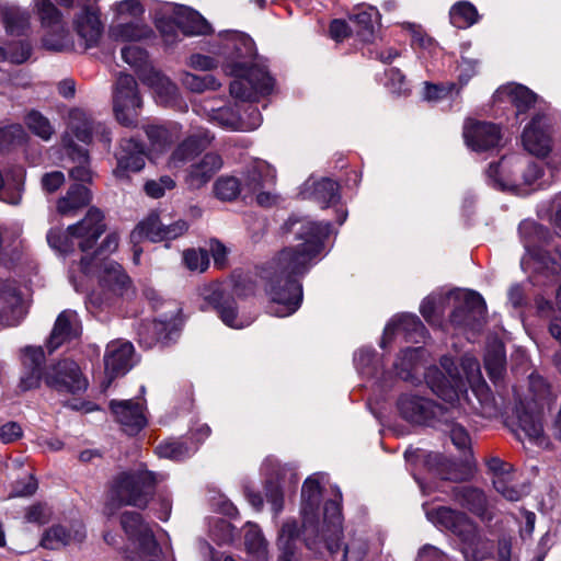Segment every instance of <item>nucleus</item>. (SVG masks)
<instances>
[{
	"label": "nucleus",
	"instance_id": "ea45409f",
	"mask_svg": "<svg viewBox=\"0 0 561 561\" xmlns=\"http://www.w3.org/2000/svg\"><path fill=\"white\" fill-rule=\"evenodd\" d=\"M178 26L186 36L206 35L211 31L209 23L198 12L191 10L178 15Z\"/></svg>",
	"mask_w": 561,
	"mask_h": 561
},
{
	"label": "nucleus",
	"instance_id": "20e7f679",
	"mask_svg": "<svg viewBox=\"0 0 561 561\" xmlns=\"http://www.w3.org/2000/svg\"><path fill=\"white\" fill-rule=\"evenodd\" d=\"M104 231V215L100 209L92 207L82 220L69 226L65 232L50 230L47 233V241L51 248L61 253L71 252L75 242L82 252H88Z\"/></svg>",
	"mask_w": 561,
	"mask_h": 561
},
{
	"label": "nucleus",
	"instance_id": "c03bdc74",
	"mask_svg": "<svg viewBox=\"0 0 561 561\" xmlns=\"http://www.w3.org/2000/svg\"><path fill=\"white\" fill-rule=\"evenodd\" d=\"M122 58L135 69L140 81L144 73H150L154 69L148 61L147 51L139 46L128 45L122 48Z\"/></svg>",
	"mask_w": 561,
	"mask_h": 561
},
{
	"label": "nucleus",
	"instance_id": "e433bc0d",
	"mask_svg": "<svg viewBox=\"0 0 561 561\" xmlns=\"http://www.w3.org/2000/svg\"><path fill=\"white\" fill-rule=\"evenodd\" d=\"M2 22L11 35H22L30 26V13L13 4H5L1 9Z\"/></svg>",
	"mask_w": 561,
	"mask_h": 561
},
{
	"label": "nucleus",
	"instance_id": "412c9836",
	"mask_svg": "<svg viewBox=\"0 0 561 561\" xmlns=\"http://www.w3.org/2000/svg\"><path fill=\"white\" fill-rule=\"evenodd\" d=\"M81 333L78 314L72 310L61 311L53 327L49 337L46 341V348L51 354L61 345L79 337Z\"/></svg>",
	"mask_w": 561,
	"mask_h": 561
},
{
	"label": "nucleus",
	"instance_id": "f03ea898",
	"mask_svg": "<svg viewBox=\"0 0 561 561\" xmlns=\"http://www.w3.org/2000/svg\"><path fill=\"white\" fill-rule=\"evenodd\" d=\"M330 228L329 222L302 221L295 230L301 243L285 248L261 267L259 277L268 299L270 313L288 317L299 309L302 286L297 276L306 274L321 253Z\"/></svg>",
	"mask_w": 561,
	"mask_h": 561
},
{
	"label": "nucleus",
	"instance_id": "bf43d9fd",
	"mask_svg": "<svg viewBox=\"0 0 561 561\" xmlns=\"http://www.w3.org/2000/svg\"><path fill=\"white\" fill-rule=\"evenodd\" d=\"M183 262L190 271L203 273L209 265L208 253L204 249H187L183 252Z\"/></svg>",
	"mask_w": 561,
	"mask_h": 561
},
{
	"label": "nucleus",
	"instance_id": "a878e982",
	"mask_svg": "<svg viewBox=\"0 0 561 561\" xmlns=\"http://www.w3.org/2000/svg\"><path fill=\"white\" fill-rule=\"evenodd\" d=\"M24 316L21 293L13 283L0 284V323L14 327Z\"/></svg>",
	"mask_w": 561,
	"mask_h": 561
},
{
	"label": "nucleus",
	"instance_id": "4be33fe9",
	"mask_svg": "<svg viewBox=\"0 0 561 561\" xmlns=\"http://www.w3.org/2000/svg\"><path fill=\"white\" fill-rule=\"evenodd\" d=\"M222 159L218 153L207 152L199 160L193 162L186 170L185 184L190 190L204 187L222 168Z\"/></svg>",
	"mask_w": 561,
	"mask_h": 561
},
{
	"label": "nucleus",
	"instance_id": "37998d69",
	"mask_svg": "<svg viewBox=\"0 0 561 561\" xmlns=\"http://www.w3.org/2000/svg\"><path fill=\"white\" fill-rule=\"evenodd\" d=\"M450 23L460 30L472 26L479 20L477 8L468 1L455 3L449 12Z\"/></svg>",
	"mask_w": 561,
	"mask_h": 561
},
{
	"label": "nucleus",
	"instance_id": "0e129e2a",
	"mask_svg": "<svg viewBox=\"0 0 561 561\" xmlns=\"http://www.w3.org/2000/svg\"><path fill=\"white\" fill-rule=\"evenodd\" d=\"M145 131L151 146L157 150L164 149L171 141L170 134L163 126L149 125Z\"/></svg>",
	"mask_w": 561,
	"mask_h": 561
},
{
	"label": "nucleus",
	"instance_id": "de8ad7c7",
	"mask_svg": "<svg viewBox=\"0 0 561 561\" xmlns=\"http://www.w3.org/2000/svg\"><path fill=\"white\" fill-rule=\"evenodd\" d=\"M162 219L157 214H150L146 219L140 221L131 232L134 240L146 238L150 241H161Z\"/></svg>",
	"mask_w": 561,
	"mask_h": 561
},
{
	"label": "nucleus",
	"instance_id": "680f3d73",
	"mask_svg": "<svg viewBox=\"0 0 561 561\" xmlns=\"http://www.w3.org/2000/svg\"><path fill=\"white\" fill-rule=\"evenodd\" d=\"M157 328H160L159 324H154L152 321L140 323L138 328L139 344L146 348H151L161 343V335H159Z\"/></svg>",
	"mask_w": 561,
	"mask_h": 561
},
{
	"label": "nucleus",
	"instance_id": "13d9d810",
	"mask_svg": "<svg viewBox=\"0 0 561 561\" xmlns=\"http://www.w3.org/2000/svg\"><path fill=\"white\" fill-rule=\"evenodd\" d=\"M25 124L33 134L44 140H48L54 133V128L49 121L37 111H31L27 113Z\"/></svg>",
	"mask_w": 561,
	"mask_h": 561
},
{
	"label": "nucleus",
	"instance_id": "7ed1b4c3",
	"mask_svg": "<svg viewBox=\"0 0 561 561\" xmlns=\"http://www.w3.org/2000/svg\"><path fill=\"white\" fill-rule=\"evenodd\" d=\"M167 478L165 473L148 470L144 465L116 473L107 484L104 514L112 517L124 506L145 510Z\"/></svg>",
	"mask_w": 561,
	"mask_h": 561
},
{
	"label": "nucleus",
	"instance_id": "423d86ee",
	"mask_svg": "<svg viewBox=\"0 0 561 561\" xmlns=\"http://www.w3.org/2000/svg\"><path fill=\"white\" fill-rule=\"evenodd\" d=\"M142 101L131 75L121 73L113 91V111L116 121L126 127L136 126Z\"/></svg>",
	"mask_w": 561,
	"mask_h": 561
},
{
	"label": "nucleus",
	"instance_id": "4d7b16f0",
	"mask_svg": "<svg viewBox=\"0 0 561 561\" xmlns=\"http://www.w3.org/2000/svg\"><path fill=\"white\" fill-rule=\"evenodd\" d=\"M42 25L50 28H59L61 13L50 0H34Z\"/></svg>",
	"mask_w": 561,
	"mask_h": 561
},
{
	"label": "nucleus",
	"instance_id": "e2e57ef3",
	"mask_svg": "<svg viewBox=\"0 0 561 561\" xmlns=\"http://www.w3.org/2000/svg\"><path fill=\"white\" fill-rule=\"evenodd\" d=\"M368 545L363 538H352L344 547L343 561H363Z\"/></svg>",
	"mask_w": 561,
	"mask_h": 561
},
{
	"label": "nucleus",
	"instance_id": "5fc2aeb1",
	"mask_svg": "<svg viewBox=\"0 0 561 561\" xmlns=\"http://www.w3.org/2000/svg\"><path fill=\"white\" fill-rule=\"evenodd\" d=\"M484 367L492 381L502 379L505 369L504 351L501 347L489 350L484 356Z\"/></svg>",
	"mask_w": 561,
	"mask_h": 561
},
{
	"label": "nucleus",
	"instance_id": "864d4df0",
	"mask_svg": "<svg viewBox=\"0 0 561 561\" xmlns=\"http://www.w3.org/2000/svg\"><path fill=\"white\" fill-rule=\"evenodd\" d=\"M182 83L191 91L202 93L206 90H216L220 87L217 79L210 73L194 75L185 72L182 76Z\"/></svg>",
	"mask_w": 561,
	"mask_h": 561
},
{
	"label": "nucleus",
	"instance_id": "9b49d317",
	"mask_svg": "<svg viewBox=\"0 0 561 561\" xmlns=\"http://www.w3.org/2000/svg\"><path fill=\"white\" fill-rule=\"evenodd\" d=\"M485 310L483 298L478 293H468L463 304L453 311L450 322L454 327L474 335L483 327Z\"/></svg>",
	"mask_w": 561,
	"mask_h": 561
},
{
	"label": "nucleus",
	"instance_id": "1a4fd4ad",
	"mask_svg": "<svg viewBox=\"0 0 561 561\" xmlns=\"http://www.w3.org/2000/svg\"><path fill=\"white\" fill-rule=\"evenodd\" d=\"M262 472L265 474L266 481V500L272 505L275 515H278L284 507V494L280 482L288 479L289 483L295 485L298 477L295 469L288 465H282L278 459L267 457L262 463Z\"/></svg>",
	"mask_w": 561,
	"mask_h": 561
},
{
	"label": "nucleus",
	"instance_id": "393cba45",
	"mask_svg": "<svg viewBox=\"0 0 561 561\" xmlns=\"http://www.w3.org/2000/svg\"><path fill=\"white\" fill-rule=\"evenodd\" d=\"M145 146L135 138L121 141L116 153L117 167L114 171L117 178H124L126 172H138L145 165Z\"/></svg>",
	"mask_w": 561,
	"mask_h": 561
},
{
	"label": "nucleus",
	"instance_id": "6ab92c4d",
	"mask_svg": "<svg viewBox=\"0 0 561 561\" xmlns=\"http://www.w3.org/2000/svg\"><path fill=\"white\" fill-rule=\"evenodd\" d=\"M426 516L436 527L448 530L458 538L468 535L474 524L466 513L448 506L427 510Z\"/></svg>",
	"mask_w": 561,
	"mask_h": 561
},
{
	"label": "nucleus",
	"instance_id": "a211bd4d",
	"mask_svg": "<svg viewBox=\"0 0 561 561\" xmlns=\"http://www.w3.org/2000/svg\"><path fill=\"white\" fill-rule=\"evenodd\" d=\"M215 136L206 128L197 127L178 145L170 157V164L179 168L194 160L202 151L207 149L213 142Z\"/></svg>",
	"mask_w": 561,
	"mask_h": 561
},
{
	"label": "nucleus",
	"instance_id": "09e8293b",
	"mask_svg": "<svg viewBox=\"0 0 561 561\" xmlns=\"http://www.w3.org/2000/svg\"><path fill=\"white\" fill-rule=\"evenodd\" d=\"M113 36L123 42H135L148 38L151 28L138 22L123 23L113 27Z\"/></svg>",
	"mask_w": 561,
	"mask_h": 561
},
{
	"label": "nucleus",
	"instance_id": "2f4dec72",
	"mask_svg": "<svg viewBox=\"0 0 561 561\" xmlns=\"http://www.w3.org/2000/svg\"><path fill=\"white\" fill-rule=\"evenodd\" d=\"M100 283L115 295H123L128 288L130 279L122 266L114 261L102 262Z\"/></svg>",
	"mask_w": 561,
	"mask_h": 561
},
{
	"label": "nucleus",
	"instance_id": "0eeeda50",
	"mask_svg": "<svg viewBox=\"0 0 561 561\" xmlns=\"http://www.w3.org/2000/svg\"><path fill=\"white\" fill-rule=\"evenodd\" d=\"M341 497L339 493L337 499L329 500L324 504V522L321 531L313 519L314 531L309 533L311 538L310 550H317L318 545L323 542L328 551L333 556L340 550V537L342 534V512H341Z\"/></svg>",
	"mask_w": 561,
	"mask_h": 561
},
{
	"label": "nucleus",
	"instance_id": "c85d7f7f",
	"mask_svg": "<svg viewBox=\"0 0 561 561\" xmlns=\"http://www.w3.org/2000/svg\"><path fill=\"white\" fill-rule=\"evenodd\" d=\"M85 538V529L81 523H76L70 529L57 525L45 531L41 546L45 549L56 550L70 543H80Z\"/></svg>",
	"mask_w": 561,
	"mask_h": 561
},
{
	"label": "nucleus",
	"instance_id": "6e6552de",
	"mask_svg": "<svg viewBox=\"0 0 561 561\" xmlns=\"http://www.w3.org/2000/svg\"><path fill=\"white\" fill-rule=\"evenodd\" d=\"M45 383L61 393L76 394L88 388L80 367L70 359L59 360L45 369Z\"/></svg>",
	"mask_w": 561,
	"mask_h": 561
},
{
	"label": "nucleus",
	"instance_id": "bb28decb",
	"mask_svg": "<svg viewBox=\"0 0 561 561\" xmlns=\"http://www.w3.org/2000/svg\"><path fill=\"white\" fill-rule=\"evenodd\" d=\"M204 298L205 301L217 311L219 318L228 327L240 329L248 324V322H243L239 319L233 297L225 294L219 286L206 289Z\"/></svg>",
	"mask_w": 561,
	"mask_h": 561
},
{
	"label": "nucleus",
	"instance_id": "a19ab883",
	"mask_svg": "<svg viewBox=\"0 0 561 561\" xmlns=\"http://www.w3.org/2000/svg\"><path fill=\"white\" fill-rule=\"evenodd\" d=\"M500 94L507 96L508 101L516 107V114L526 113L536 102V95L526 87L512 84L499 90Z\"/></svg>",
	"mask_w": 561,
	"mask_h": 561
},
{
	"label": "nucleus",
	"instance_id": "b1692460",
	"mask_svg": "<svg viewBox=\"0 0 561 561\" xmlns=\"http://www.w3.org/2000/svg\"><path fill=\"white\" fill-rule=\"evenodd\" d=\"M321 486L317 479L308 478L301 490L302 497V535L308 548H311L309 533L314 531L313 517L320 503Z\"/></svg>",
	"mask_w": 561,
	"mask_h": 561
},
{
	"label": "nucleus",
	"instance_id": "58836bf2",
	"mask_svg": "<svg viewBox=\"0 0 561 561\" xmlns=\"http://www.w3.org/2000/svg\"><path fill=\"white\" fill-rule=\"evenodd\" d=\"M93 122L85 112L75 108L69 113L68 131L79 141L89 144L94 130Z\"/></svg>",
	"mask_w": 561,
	"mask_h": 561
},
{
	"label": "nucleus",
	"instance_id": "774afa93",
	"mask_svg": "<svg viewBox=\"0 0 561 561\" xmlns=\"http://www.w3.org/2000/svg\"><path fill=\"white\" fill-rule=\"evenodd\" d=\"M403 27L408 30L411 35L412 47L427 48L432 45V37L426 34L421 25L404 23Z\"/></svg>",
	"mask_w": 561,
	"mask_h": 561
},
{
	"label": "nucleus",
	"instance_id": "dca6fc26",
	"mask_svg": "<svg viewBox=\"0 0 561 561\" xmlns=\"http://www.w3.org/2000/svg\"><path fill=\"white\" fill-rule=\"evenodd\" d=\"M72 26L78 37L83 41L84 49L96 46L104 30L99 8L96 5L82 7L76 13Z\"/></svg>",
	"mask_w": 561,
	"mask_h": 561
},
{
	"label": "nucleus",
	"instance_id": "f3484780",
	"mask_svg": "<svg viewBox=\"0 0 561 561\" xmlns=\"http://www.w3.org/2000/svg\"><path fill=\"white\" fill-rule=\"evenodd\" d=\"M525 149L537 157H546L551 150V124L546 115H537L523 133Z\"/></svg>",
	"mask_w": 561,
	"mask_h": 561
},
{
	"label": "nucleus",
	"instance_id": "3c124183",
	"mask_svg": "<svg viewBox=\"0 0 561 561\" xmlns=\"http://www.w3.org/2000/svg\"><path fill=\"white\" fill-rule=\"evenodd\" d=\"M213 191L218 199L230 202L236 199L243 188L237 178L225 175L216 180Z\"/></svg>",
	"mask_w": 561,
	"mask_h": 561
},
{
	"label": "nucleus",
	"instance_id": "7c9ffc66",
	"mask_svg": "<svg viewBox=\"0 0 561 561\" xmlns=\"http://www.w3.org/2000/svg\"><path fill=\"white\" fill-rule=\"evenodd\" d=\"M462 543L461 551L467 561H482L492 556L493 543L488 538L481 536L476 524L468 535L459 538Z\"/></svg>",
	"mask_w": 561,
	"mask_h": 561
},
{
	"label": "nucleus",
	"instance_id": "f8f14e48",
	"mask_svg": "<svg viewBox=\"0 0 561 561\" xmlns=\"http://www.w3.org/2000/svg\"><path fill=\"white\" fill-rule=\"evenodd\" d=\"M45 360L42 346H25L21 350L22 375L18 385L21 392L37 389L42 379L45 381Z\"/></svg>",
	"mask_w": 561,
	"mask_h": 561
},
{
	"label": "nucleus",
	"instance_id": "69168bd1",
	"mask_svg": "<svg viewBox=\"0 0 561 561\" xmlns=\"http://www.w3.org/2000/svg\"><path fill=\"white\" fill-rule=\"evenodd\" d=\"M386 77V87L392 92L397 94H402L408 91V83L405 81L404 75L398 68H389L385 72Z\"/></svg>",
	"mask_w": 561,
	"mask_h": 561
},
{
	"label": "nucleus",
	"instance_id": "72a5a7b5",
	"mask_svg": "<svg viewBox=\"0 0 561 561\" xmlns=\"http://www.w3.org/2000/svg\"><path fill=\"white\" fill-rule=\"evenodd\" d=\"M141 82L153 89L159 102L164 105H170L178 99L176 85L156 69L150 73H144Z\"/></svg>",
	"mask_w": 561,
	"mask_h": 561
},
{
	"label": "nucleus",
	"instance_id": "473e14b6",
	"mask_svg": "<svg viewBox=\"0 0 561 561\" xmlns=\"http://www.w3.org/2000/svg\"><path fill=\"white\" fill-rule=\"evenodd\" d=\"M275 171L265 162H259L248 170L242 185L245 194H254L275 183Z\"/></svg>",
	"mask_w": 561,
	"mask_h": 561
},
{
	"label": "nucleus",
	"instance_id": "052dcab7",
	"mask_svg": "<svg viewBox=\"0 0 561 561\" xmlns=\"http://www.w3.org/2000/svg\"><path fill=\"white\" fill-rule=\"evenodd\" d=\"M351 20L357 25V35L363 42H370L374 37L373 13L362 10L351 16Z\"/></svg>",
	"mask_w": 561,
	"mask_h": 561
},
{
	"label": "nucleus",
	"instance_id": "c756f323",
	"mask_svg": "<svg viewBox=\"0 0 561 561\" xmlns=\"http://www.w3.org/2000/svg\"><path fill=\"white\" fill-rule=\"evenodd\" d=\"M62 145L70 160L73 163H77V165L69 170L70 178L79 182H90L92 179V172L89 167L88 151L77 146L68 133L62 137Z\"/></svg>",
	"mask_w": 561,
	"mask_h": 561
},
{
	"label": "nucleus",
	"instance_id": "f704fd0d",
	"mask_svg": "<svg viewBox=\"0 0 561 561\" xmlns=\"http://www.w3.org/2000/svg\"><path fill=\"white\" fill-rule=\"evenodd\" d=\"M90 191L80 184L69 187L66 195L57 201V211L62 216L73 215L89 204Z\"/></svg>",
	"mask_w": 561,
	"mask_h": 561
},
{
	"label": "nucleus",
	"instance_id": "5701e85b",
	"mask_svg": "<svg viewBox=\"0 0 561 561\" xmlns=\"http://www.w3.org/2000/svg\"><path fill=\"white\" fill-rule=\"evenodd\" d=\"M110 408L116 421L128 435H136L147 424L144 407L133 400L111 401Z\"/></svg>",
	"mask_w": 561,
	"mask_h": 561
},
{
	"label": "nucleus",
	"instance_id": "aec40b11",
	"mask_svg": "<svg viewBox=\"0 0 561 561\" xmlns=\"http://www.w3.org/2000/svg\"><path fill=\"white\" fill-rule=\"evenodd\" d=\"M134 345L127 341H112L107 344L104 354L105 374L108 382L118 376L125 375L133 366Z\"/></svg>",
	"mask_w": 561,
	"mask_h": 561
},
{
	"label": "nucleus",
	"instance_id": "cd10ccee",
	"mask_svg": "<svg viewBox=\"0 0 561 561\" xmlns=\"http://www.w3.org/2000/svg\"><path fill=\"white\" fill-rule=\"evenodd\" d=\"M451 497L456 503L467 508L482 520L492 519V515L489 512L488 499L480 489L469 485L455 486L451 491Z\"/></svg>",
	"mask_w": 561,
	"mask_h": 561
},
{
	"label": "nucleus",
	"instance_id": "c9c22d12",
	"mask_svg": "<svg viewBox=\"0 0 561 561\" xmlns=\"http://www.w3.org/2000/svg\"><path fill=\"white\" fill-rule=\"evenodd\" d=\"M171 308L168 313L161 314L159 318L152 320L154 324H159L160 328H157L159 335H161V344H168L173 341L175 336H178L180 328H181V308L175 302L167 304Z\"/></svg>",
	"mask_w": 561,
	"mask_h": 561
},
{
	"label": "nucleus",
	"instance_id": "39448f33",
	"mask_svg": "<svg viewBox=\"0 0 561 561\" xmlns=\"http://www.w3.org/2000/svg\"><path fill=\"white\" fill-rule=\"evenodd\" d=\"M225 72L234 78L230 94L241 101H257L274 89V79L264 66L237 60L227 64Z\"/></svg>",
	"mask_w": 561,
	"mask_h": 561
},
{
	"label": "nucleus",
	"instance_id": "9d476101",
	"mask_svg": "<svg viewBox=\"0 0 561 561\" xmlns=\"http://www.w3.org/2000/svg\"><path fill=\"white\" fill-rule=\"evenodd\" d=\"M119 520L127 538L138 546L140 553L152 557L158 556L161 548L154 538L151 527L144 520L140 513L126 511L122 513Z\"/></svg>",
	"mask_w": 561,
	"mask_h": 561
},
{
	"label": "nucleus",
	"instance_id": "4468645a",
	"mask_svg": "<svg viewBox=\"0 0 561 561\" xmlns=\"http://www.w3.org/2000/svg\"><path fill=\"white\" fill-rule=\"evenodd\" d=\"M517 427L514 434L518 440L527 438L530 443L548 448L550 440L543 432L542 417L540 412H534L520 403L517 409Z\"/></svg>",
	"mask_w": 561,
	"mask_h": 561
},
{
	"label": "nucleus",
	"instance_id": "f257e3e1",
	"mask_svg": "<svg viewBox=\"0 0 561 561\" xmlns=\"http://www.w3.org/2000/svg\"><path fill=\"white\" fill-rule=\"evenodd\" d=\"M450 360L443 358L442 366L446 368L447 376L437 368H430L425 380L433 393L440 398L445 405L431 399L411 393H404L398 399L400 415L408 422L419 425L435 426L449 423L451 419L467 412L465 403L474 412L484 417L496 414L495 399L480 371V364L474 358H465L462 368L467 374V381L458 374H454L447 365Z\"/></svg>",
	"mask_w": 561,
	"mask_h": 561
},
{
	"label": "nucleus",
	"instance_id": "338daca9",
	"mask_svg": "<svg viewBox=\"0 0 561 561\" xmlns=\"http://www.w3.org/2000/svg\"><path fill=\"white\" fill-rule=\"evenodd\" d=\"M157 28L160 31L168 45L174 44L179 37L178 16L175 19L162 18L157 21Z\"/></svg>",
	"mask_w": 561,
	"mask_h": 561
},
{
	"label": "nucleus",
	"instance_id": "4c0bfd02",
	"mask_svg": "<svg viewBox=\"0 0 561 561\" xmlns=\"http://www.w3.org/2000/svg\"><path fill=\"white\" fill-rule=\"evenodd\" d=\"M306 186L311 190V195L321 207H328L334 205L339 198V184L328 178H323L319 181L307 182Z\"/></svg>",
	"mask_w": 561,
	"mask_h": 561
},
{
	"label": "nucleus",
	"instance_id": "2eb2a0df",
	"mask_svg": "<svg viewBox=\"0 0 561 561\" xmlns=\"http://www.w3.org/2000/svg\"><path fill=\"white\" fill-rule=\"evenodd\" d=\"M486 465L489 470L493 473V485L503 497L508 501H519L527 494V488L520 486L514 481L513 465L497 457L489 459Z\"/></svg>",
	"mask_w": 561,
	"mask_h": 561
},
{
	"label": "nucleus",
	"instance_id": "603ef678",
	"mask_svg": "<svg viewBox=\"0 0 561 561\" xmlns=\"http://www.w3.org/2000/svg\"><path fill=\"white\" fill-rule=\"evenodd\" d=\"M156 453L159 457L169 458L172 460H183L193 454V450L183 440H165L156 447Z\"/></svg>",
	"mask_w": 561,
	"mask_h": 561
},
{
	"label": "nucleus",
	"instance_id": "ddd939ff",
	"mask_svg": "<svg viewBox=\"0 0 561 561\" xmlns=\"http://www.w3.org/2000/svg\"><path fill=\"white\" fill-rule=\"evenodd\" d=\"M463 138L474 151H486L500 146L501 128L490 122L468 121L463 127Z\"/></svg>",
	"mask_w": 561,
	"mask_h": 561
},
{
	"label": "nucleus",
	"instance_id": "49530a36",
	"mask_svg": "<svg viewBox=\"0 0 561 561\" xmlns=\"http://www.w3.org/2000/svg\"><path fill=\"white\" fill-rule=\"evenodd\" d=\"M209 121L229 130L245 129L244 123L242 122L239 112L231 106L211 108L209 113Z\"/></svg>",
	"mask_w": 561,
	"mask_h": 561
},
{
	"label": "nucleus",
	"instance_id": "a18cd8bd",
	"mask_svg": "<svg viewBox=\"0 0 561 561\" xmlns=\"http://www.w3.org/2000/svg\"><path fill=\"white\" fill-rule=\"evenodd\" d=\"M118 242L119 238L117 233L107 234L92 257L85 255L81 259V270L84 273H90L93 265H98L99 262H104L105 257L118 248Z\"/></svg>",
	"mask_w": 561,
	"mask_h": 561
},
{
	"label": "nucleus",
	"instance_id": "79ce46f5",
	"mask_svg": "<svg viewBox=\"0 0 561 561\" xmlns=\"http://www.w3.org/2000/svg\"><path fill=\"white\" fill-rule=\"evenodd\" d=\"M244 545L251 561H268L266 541L255 524L248 523L244 535Z\"/></svg>",
	"mask_w": 561,
	"mask_h": 561
},
{
	"label": "nucleus",
	"instance_id": "6e6d98bb",
	"mask_svg": "<svg viewBox=\"0 0 561 561\" xmlns=\"http://www.w3.org/2000/svg\"><path fill=\"white\" fill-rule=\"evenodd\" d=\"M299 528L295 520L286 522L279 534V546L284 550L280 556V561H295V554L293 552V541L298 537Z\"/></svg>",
	"mask_w": 561,
	"mask_h": 561
},
{
	"label": "nucleus",
	"instance_id": "8fccbe9b",
	"mask_svg": "<svg viewBox=\"0 0 561 561\" xmlns=\"http://www.w3.org/2000/svg\"><path fill=\"white\" fill-rule=\"evenodd\" d=\"M390 331L402 332L409 336H423L425 332V327L417 316L402 314L392 323L387 325L385 333L388 334Z\"/></svg>",
	"mask_w": 561,
	"mask_h": 561
}]
</instances>
